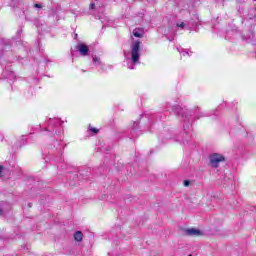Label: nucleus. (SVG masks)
Returning <instances> with one entry per match:
<instances>
[{
	"mask_svg": "<svg viewBox=\"0 0 256 256\" xmlns=\"http://www.w3.org/2000/svg\"><path fill=\"white\" fill-rule=\"evenodd\" d=\"M133 35H134V37H138V38L143 37V34H141V32H139V31H137V30H134V31H133Z\"/></svg>",
	"mask_w": 256,
	"mask_h": 256,
	"instance_id": "6",
	"label": "nucleus"
},
{
	"mask_svg": "<svg viewBox=\"0 0 256 256\" xmlns=\"http://www.w3.org/2000/svg\"><path fill=\"white\" fill-rule=\"evenodd\" d=\"M183 185H184V187H189V185H191V181L184 180Z\"/></svg>",
	"mask_w": 256,
	"mask_h": 256,
	"instance_id": "8",
	"label": "nucleus"
},
{
	"mask_svg": "<svg viewBox=\"0 0 256 256\" xmlns=\"http://www.w3.org/2000/svg\"><path fill=\"white\" fill-rule=\"evenodd\" d=\"M92 61H93V63H95V65H97V63H99L100 59H99V57L94 56V57L92 58Z\"/></svg>",
	"mask_w": 256,
	"mask_h": 256,
	"instance_id": "7",
	"label": "nucleus"
},
{
	"mask_svg": "<svg viewBox=\"0 0 256 256\" xmlns=\"http://www.w3.org/2000/svg\"><path fill=\"white\" fill-rule=\"evenodd\" d=\"M91 133H95V135H97V133H99V129L97 128H90Z\"/></svg>",
	"mask_w": 256,
	"mask_h": 256,
	"instance_id": "9",
	"label": "nucleus"
},
{
	"mask_svg": "<svg viewBox=\"0 0 256 256\" xmlns=\"http://www.w3.org/2000/svg\"><path fill=\"white\" fill-rule=\"evenodd\" d=\"M209 159H210L209 165H211L213 169H217V167H219V163H223L225 161V156L219 153H214L210 155Z\"/></svg>",
	"mask_w": 256,
	"mask_h": 256,
	"instance_id": "2",
	"label": "nucleus"
},
{
	"mask_svg": "<svg viewBox=\"0 0 256 256\" xmlns=\"http://www.w3.org/2000/svg\"><path fill=\"white\" fill-rule=\"evenodd\" d=\"M178 27H181V29H183L185 27V24L182 22L180 23V25H178Z\"/></svg>",
	"mask_w": 256,
	"mask_h": 256,
	"instance_id": "12",
	"label": "nucleus"
},
{
	"mask_svg": "<svg viewBox=\"0 0 256 256\" xmlns=\"http://www.w3.org/2000/svg\"><path fill=\"white\" fill-rule=\"evenodd\" d=\"M3 169H4L3 166L0 165V175L1 173H3Z\"/></svg>",
	"mask_w": 256,
	"mask_h": 256,
	"instance_id": "13",
	"label": "nucleus"
},
{
	"mask_svg": "<svg viewBox=\"0 0 256 256\" xmlns=\"http://www.w3.org/2000/svg\"><path fill=\"white\" fill-rule=\"evenodd\" d=\"M0 215H3V210H0Z\"/></svg>",
	"mask_w": 256,
	"mask_h": 256,
	"instance_id": "14",
	"label": "nucleus"
},
{
	"mask_svg": "<svg viewBox=\"0 0 256 256\" xmlns=\"http://www.w3.org/2000/svg\"><path fill=\"white\" fill-rule=\"evenodd\" d=\"M77 49L79 53L83 55V57L87 56L89 53V46H87L86 44H78Z\"/></svg>",
	"mask_w": 256,
	"mask_h": 256,
	"instance_id": "3",
	"label": "nucleus"
},
{
	"mask_svg": "<svg viewBox=\"0 0 256 256\" xmlns=\"http://www.w3.org/2000/svg\"><path fill=\"white\" fill-rule=\"evenodd\" d=\"M189 256H192V255H189Z\"/></svg>",
	"mask_w": 256,
	"mask_h": 256,
	"instance_id": "15",
	"label": "nucleus"
},
{
	"mask_svg": "<svg viewBox=\"0 0 256 256\" xmlns=\"http://www.w3.org/2000/svg\"><path fill=\"white\" fill-rule=\"evenodd\" d=\"M34 7H36L37 9H41V7L43 6H41V4H35Z\"/></svg>",
	"mask_w": 256,
	"mask_h": 256,
	"instance_id": "10",
	"label": "nucleus"
},
{
	"mask_svg": "<svg viewBox=\"0 0 256 256\" xmlns=\"http://www.w3.org/2000/svg\"><path fill=\"white\" fill-rule=\"evenodd\" d=\"M74 241L81 243V241H83V232H81V231L75 232L74 233Z\"/></svg>",
	"mask_w": 256,
	"mask_h": 256,
	"instance_id": "5",
	"label": "nucleus"
},
{
	"mask_svg": "<svg viewBox=\"0 0 256 256\" xmlns=\"http://www.w3.org/2000/svg\"><path fill=\"white\" fill-rule=\"evenodd\" d=\"M141 41L136 40L132 42L131 59L132 63H139V57H141Z\"/></svg>",
	"mask_w": 256,
	"mask_h": 256,
	"instance_id": "1",
	"label": "nucleus"
},
{
	"mask_svg": "<svg viewBox=\"0 0 256 256\" xmlns=\"http://www.w3.org/2000/svg\"><path fill=\"white\" fill-rule=\"evenodd\" d=\"M187 235H190L192 237H199L201 235H203V232H201V230L195 229V228H191L186 230Z\"/></svg>",
	"mask_w": 256,
	"mask_h": 256,
	"instance_id": "4",
	"label": "nucleus"
},
{
	"mask_svg": "<svg viewBox=\"0 0 256 256\" xmlns=\"http://www.w3.org/2000/svg\"><path fill=\"white\" fill-rule=\"evenodd\" d=\"M90 9L95 10V3H92V4L90 5Z\"/></svg>",
	"mask_w": 256,
	"mask_h": 256,
	"instance_id": "11",
	"label": "nucleus"
}]
</instances>
